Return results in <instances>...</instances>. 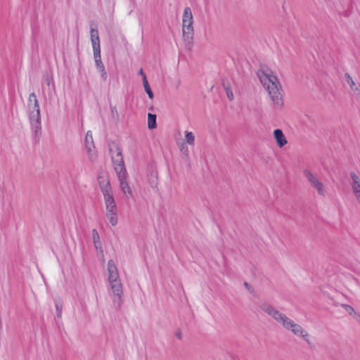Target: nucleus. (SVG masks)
<instances>
[{"label": "nucleus", "instance_id": "nucleus-7", "mask_svg": "<svg viewBox=\"0 0 360 360\" xmlns=\"http://www.w3.org/2000/svg\"><path fill=\"white\" fill-rule=\"evenodd\" d=\"M285 328L290 330L296 335H300L309 345L311 344L308 333L300 325L295 323L291 319L289 320Z\"/></svg>", "mask_w": 360, "mask_h": 360}, {"label": "nucleus", "instance_id": "nucleus-6", "mask_svg": "<svg viewBox=\"0 0 360 360\" xmlns=\"http://www.w3.org/2000/svg\"><path fill=\"white\" fill-rule=\"evenodd\" d=\"M303 174L310 185L314 188L320 195H325L324 186L321 181H320L309 170L304 169Z\"/></svg>", "mask_w": 360, "mask_h": 360}, {"label": "nucleus", "instance_id": "nucleus-29", "mask_svg": "<svg viewBox=\"0 0 360 360\" xmlns=\"http://www.w3.org/2000/svg\"><path fill=\"white\" fill-rule=\"evenodd\" d=\"M244 286L245 287V288L249 290V292H253L254 290L253 288H252V286L247 282H244L243 283Z\"/></svg>", "mask_w": 360, "mask_h": 360}, {"label": "nucleus", "instance_id": "nucleus-10", "mask_svg": "<svg viewBox=\"0 0 360 360\" xmlns=\"http://www.w3.org/2000/svg\"><path fill=\"white\" fill-rule=\"evenodd\" d=\"M193 20H191L188 21L183 20V37L186 43V46H191L193 39Z\"/></svg>", "mask_w": 360, "mask_h": 360}, {"label": "nucleus", "instance_id": "nucleus-22", "mask_svg": "<svg viewBox=\"0 0 360 360\" xmlns=\"http://www.w3.org/2000/svg\"><path fill=\"white\" fill-rule=\"evenodd\" d=\"M186 143L189 145H194V142H195V136L193 135V134L191 131H186Z\"/></svg>", "mask_w": 360, "mask_h": 360}, {"label": "nucleus", "instance_id": "nucleus-14", "mask_svg": "<svg viewBox=\"0 0 360 360\" xmlns=\"http://www.w3.org/2000/svg\"><path fill=\"white\" fill-rule=\"evenodd\" d=\"M108 281L109 283L119 281V274L117 266L113 260L110 259L108 262Z\"/></svg>", "mask_w": 360, "mask_h": 360}, {"label": "nucleus", "instance_id": "nucleus-5", "mask_svg": "<svg viewBox=\"0 0 360 360\" xmlns=\"http://www.w3.org/2000/svg\"><path fill=\"white\" fill-rule=\"evenodd\" d=\"M260 309L266 314H268L269 316H272L278 322L281 323L284 328L288 324V322L290 320V319L288 318L284 314L280 312L273 306L267 303L262 304L260 305Z\"/></svg>", "mask_w": 360, "mask_h": 360}, {"label": "nucleus", "instance_id": "nucleus-9", "mask_svg": "<svg viewBox=\"0 0 360 360\" xmlns=\"http://www.w3.org/2000/svg\"><path fill=\"white\" fill-rule=\"evenodd\" d=\"M85 148L87 151L88 158L90 162H94L97 158V155L96 152L94 151L95 146L93 141V136L92 134L90 131H88L86 132L85 140Z\"/></svg>", "mask_w": 360, "mask_h": 360}, {"label": "nucleus", "instance_id": "nucleus-3", "mask_svg": "<svg viewBox=\"0 0 360 360\" xmlns=\"http://www.w3.org/2000/svg\"><path fill=\"white\" fill-rule=\"evenodd\" d=\"M27 115L35 139H39L41 134V120L39 101L27 105Z\"/></svg>", "mask_w": 360, "mask_h": 360}, {"label": "nucleus", "instance_id": "nucleus-18", "mask_svg": "<svg viewBox=\"0 0 360 360\" xmlns=\"http://www.w3.org/2000/svg\"><path fill=\"white\" fill-rule=\"evenodd\" d=\"M92 238H93V242L94 243L95 248L96 249H98V248L101 249V243L100 240L99 234H98V231H96V229L92 230Z\"/></svg>", "mask_w": 360, "mask_h": 360}, {"label": "nucleus", "instance_id": "nucleus-4", "mask_svg": "<svg viewBox=\"0 0 360 360\" xmlns=\"http://www.w3.org/2000/svg\"><path fill=\"white\" fill-rule=\"evenodd\" d=\"M108 146L116 174L126 172L127 169L120 147L113 141H109Z\"/></svg>", "mask_w": 360, "mask_h": 360}, {"label": "nucleus", "instance_id": "nucleus-2", "mask_svg": "<svg viewBox=\"0 0 360 360\" xmlns=\"http://www.w3.org/2000/svg\"><path fill=\"white\" fill-rule=\"evenodd\" d=\"M91 41L94 51V58L96 63V67L101 72V77L103 81H106L108 77L107 72L105 69L104 65L101 60V46L98 32L96 29L91 27Z\"/></svg>", "mask_w": 360, "mask_h": 360}, {"label": "nucleus", "instance_id": "nucleus-15", "mask_svg": "<svg viewBox=\"0 0 360 360\" xmlns=\"http://www.w3.org/2000/svg\"><path fill=\"white\" fill-rule=\"evenodd\" d=\"M274 136L278 147L282 148L287 143V140L281 129H275L274 131Z\"/></svg>", "mask_w": 360, "mask_h": 360}, {"label": "nucleus", "instance_id": "nucleus-12", "mask_svg": "<svg viewBox=\"0 0 360 360\" xmlns=\"http://www.w3.org/2000/svg\"><path fill=\"white\" fill-rule=\"evenodd\" d=\"M98 183L103 194L112 191L110 180L106 174L101 173L98 174Z\"/></svg>", "mask_w": 360, "mask_h": 360}, {"label": "nucleus", "instance_id": "nucleus-16", "mask_svg": "<svg viewBox=\"0 0 360 360\" xmlns=\"http://www.w3.org/2000/svg\"><path fill=\"white\" fill-rule=\"evenodd\" d=\"M157 116L155 114H148V127L149 129H153L157 127Z\"/></svg>", "mask_w": 360, "mask_h": 360}, {"label": "nucleus", "instance_id": "nucleus-32", "mask_svg": "<svg viewBox=\"0 0 360 360\" xmlns=\"http://www.w3.org/2000/svg\"><path fill=\"white\" fill-rule=\"evenodd\" d=\"M139 74L142 76V79L143 78V75H146L143 71V69H140Z\"/></svg>", "mask_w": 360, "mask_h": 360}, {"label": "nucleus", "instance_id": "nucleus-8", "mask_svg": "<svg viewBox=\"0 0 360 360\" xmlns=\"http://www.w3.org/2000/svg\"><path fill=\"white\" fill-rule=\"evenodd\" d=\"M111 289L112 290L115 299L113 300L114 304L116 305L117 309H120L122 304V285L120 281L110 283Z\"/></svg>", "mask_w": 360, "mask_h": 360}, {"label": "nucleus", "instance_id": "nucleus-28", "mask_svg": "<svg viewBox=\"0 0 360 360\" xmlns=\"http://www.w3.org/2000/svg\"><path fill=\"white\" fill-rule=\"evenodd\" d=\"M226 92L227 97L229 98V100L230 101L233 100V94L232 91L229 88H226Z\"/></svg>", "mask_w": 360, "mask_h": 360}, {"label": "nucleus", "instance_id": "nucleus-21", "mask_svg": "<svg viewBox=\"0 0 360 360\" xmlns=\"http://www.w3.org/2000/svg\"><path fill=\"white\" fill-rule=\"evenodd\" d=\"M191 20H193L191 9L189 7H186L184 11L183 20L186 22Z\"/></svg>", "mask_w": 360, "mask_h": 360}, {"label": "nucleus", "instance_id": "nucleus-23", "mask_svg": "<svg viewBox=\"0 0 360 360\" xmlns=\"http://www.w3.org/2000/svg\"><path fill=\"white\" fill-rule=\"evenodd\" d=\"M345 77L346 79V81L347 82V83L349 84V86L351 87L352 89H354L355 88V86H356V84L355 82H354V80L352 79V77L350 76V75L349 73H345Z\"/></svg>", "mask_w": 360, "mask_h": 360}, {"label": "nucleus", "instance_id": "nucleus-19", "mask_svg": "<svg viewBox=\"0 0 360 360\" xmlns=\"http://www.w3.org/2000/svg\"><path fill=\"white\" fill-rule=\"evenodd\" d=\"M106 215L109 219L110 223L112 226H114L117 224V211L107 213Z\"/></svg>", "mask_w": 360, "mask_h": 360}, {"label": "nucleus", "instance_id": "nucleus-33", "mask_svg": "<svg viewBox=\"0 0 360 360\" xmlns=\"http://www.w3.org/2000/svg\"><path fill=\"white\" fill-rule=\"evenodd\" d=\"M46 84H47L48 86H49V85H50V84H51V79H50L49 78H47V79H46Z\"/></svg>", "mask_w": 360, "mask_h": 360}, {"label": "nucleus", "instance_id": "nucleus-11", "mask_svg": "<svg viewBox=\"0 0 360 360\" xmlns=\"http://www.w3.org/2000/svg\"><path fill=\"white\" fill-rule=\"evenodd\" d=\"M117 176L120 182V189L122 190L126 198H129V197H132V191L127 181V172H122L117 174Z\"/></svg>", "mask_w": 360, "mask_h": 360}, {"label": "nucleus", "instance_id": "nucleus-27", "mask_svg": "<svg viewBox=\"0 0 360 360\" xmlns=\"http://www.w3.org/2000/svg\"><path fill=\"white\" fill-rule=\"evenodd\" d=\"M352 179L353 180V186H356V184L360 185V181L357 175L355 174H352Z\"/></svg>", "mask_w": 360, "mask_h": 360}, {"label": "nucleus", "instance_id": "nucleus-31", "mask_svg": "<svg viewBox=\"0 0 360 360\" xmlns=\"http://www.w3.org/2000/svg\"><path fill=\"white\" fill-rule=\"evenodd\" d=\"M175 335L176 337L179 339V340H181L182 339V333L181 332L180 330H177L175 333Z\"/></svg>", "mask_w": 360, "mask_h": 360}, {"label": "nucleus", "instance_id": "nucleus-30", "mask_svg": "<svg viewBox=\"0 0 360 360\" xmlns=\"http://www.w3.org/2000/svg\"><path fill=\"white\" fill-rule=\"evenodd\" d=\"M354 319L360 323V314L357 312H355L353 315Z\"/></svg>", "mask_w": 360, "mask_h": 360}, {"label": "nucleus", "instance_id": "nucleus-20", "mask_svg": "<svg viewBox=\"0 0 360 360\" xmlns=\"http://www.w3.org/2000/svg\"><path fill=\"white\" fill-rule=\"evenodd\" d=\"M54 303H55L57 317L58 319H60L62 316L63 304L60 302V300H55Z\"/></svg>", "mask_w": 360, "mask_h": 360}, {"label": "nucleus", "instance_id": "nucleus-26", "mask_svg": "<svg viewBox=\"0 0 360 360\" xmlns=\"http://www.w3.org/2000/svg\"><path fill=\"white\" fill-rule=\"evenodd\" d=\"M352 188L359 202L360 203V184L352 186Z\"/></svg>", "mask_w": 360, "mask_h": 360}, {"label": "nucleus", "instance_id": "nucleus-1", "mask_svg": "<svg viewBox=\"0 0 360 360\" xmlns=\"http://www.w3.org/2000/svg\"><path fill=\"white\" fill-rule=\"evenodd\" d=\"M262 76L259 73L258 76L264 86L266 85V89L273 102L277 105H283L281 96V86L278 78L274 75H266L262 71Z\"/></svg>", "mask_w": 360, "mask_h": 360}, {"label": "nucleus", "instance_id": "nucleus-13", "mask_svg": "<svg viewBox=\"0 0 360 360\" xmlns=\"http://www.w3.org/2000/svg\"><path fill=\"white\" fill-rule=\"evenodd\" d=\"M107 213L117 211L112 191L103 194Z\"/></svg>", "mask_w": 360, "mask_h": 360}, {"label": "nucleus", "instance_id": "nucleus-24", "mask_svg": "<svg viewBox=\"0 0 360 360\" xmlns=\"http://www.w3.org/2000/svg\"><path fill=\"white\" fill-rule=\"evenodd\" d=\"M342 307L350 315H354V314L356 312L354 309L349 304H342Z\"/></svg>", "mask_w": 360, "mask_h": 360}, {"label": "nucleus", "instance_id": "nucleus-25", "mask_svg": "<svg viewBox=\"0 0 360 360\" xmlns=\"http://www.w3.org/2000/svg\"><path fill=\"white\" fill-rule=\"evenodd\" d=\"M34 101H39L35 93L32 92L29 95L28 100H27V105H33V103H34Z\"/></svg>", "mask_w": 360, "mask_h": 360}, {"label": "nucleus", "instance_id": "nucleus-17", "mask_svg": "<svg viewBox=\"0 0 360 360\" xmlns=\"http://www.w3.org/2000/svg\"><path fill=\"white\" fill-rule=\"evenodd\" d=\"M143 87H144L145 91L148 94V97L150 99H153V97H154V94H153V92L151 90V89L150 87V85H149V84L148 82L146 75H143Z\"/></svg>", "mask_w": 360, "mask_h": 360}]
</instances>
